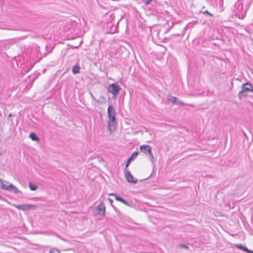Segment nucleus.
<instances>
[{
	"instance_id": "obj_1",
	"label": "nucleus",
	"mask_w": 253,
	"mask_h": 253,
	"mask_svg": "<svg viewBox=\"0 0 253 253\" xmlns=\"http://www.w3.org/2000/svg\"><path fill=\"white\" fill-rule=\"evenodd\" d=\"M116 112L114 107L109 105L107 109L108 116V126L107 129L110 131V133L114 131L116 128Z\"/></svg>"
},
{
	"instance_id": "obj_2",
	"label": "nucleus",
	"mask_w": 253,
	"mask_h": 253,
	"mask_svg": "<svg viewBox=\"0 0 253 253\" xmlns=\"http://www.w3.org/2000/svg\"><path fill=\"white\" fill-rule=\"evenodd\" d=\"M0 187L4 190L12 192L14 194L21 193L20 191L13 184L0 179Z\"/></svg>"
},
{
	"instance_id": "obj_3",
	"label": "nucleus",
	"mask_w": 253,
	"mask_h": 253,
	"mask_svg": "<svg viewBox=\"0 0 253 253\" xmlns=\"http://www.w3.org/2000/svg\"><path fill=\"white\" fill-rule=\"evenodd\" d=\"M246 91L253 92V87L250 83H246L242 85L241 90L239 92L238 97L241 99L243 97L246 96L245 94Z\"/></svg>"
},
{
	"instance_id": "obj_4",
	"label": "nucleus",
	"mask_w": 253,
	"mask_h": 253,
	"mask_svg": "<svg viewBox=\"0 0 253 253\" xmlns=\"http://www.w3.org/2000/svg\"><path fill=\"white\" fill-rule=\"evenodd\" d=\"M108 91L113 94V98H116L121 90V87L117 84H112L108 86Z\"/></svg>"
},
{
	"instance_id": "obj_5",
	"label": "nucleus",
	"mask_w": 253,
	"mask_h": 253,
	"mask_svg": "<svg viewBox=\"0 0 253 253\" xmlns=\"http://www.w3.org/2000/svg\"><path fill=\"white\" fill-rule=\"evenodd\" d=\"M13 206L17 208L19 210H22L24 211H30L31 210H35L36 208V206L29 204H22L20 205L13 204Z\"/></svg>"
},
{
	"instance_id": "obj_6",
	"label": "nucleus",
	"mask_w": 253,
	"mask_h": 253,
	"mask_svg": "<svg viewBox=\"0 0 253 253\" xmlns=\"http://www.w3.org/2000/svg\"><path fill=\"white\" fill-rule=\"evenodd\" d=\"M125 178L128 182L133 184L136 183L137 181V179L134 178L127 169H125Z\"/></svg>"
},
{
	"instance_id": "obj_7",
	"label": "nucleus",
	"mask_w": 253,
	"mask_h": 253,
	"mask_svg": "<svg viewBox=\"0 0 253 253\" xmlns=\"http://www.w3.org/2000/svg\"><path fill=\"white\" fill-rule=\"evenodd\" d=\"M106 207L103 202H101L96 207V214L104 215Z\"/></svg>"
},
{
	"instance_id": "obj_8",
	"label": "nucleus",
	"mask_w": 253,
	"mask_h": 253,
	"mask_svg": "<svg viewBox=\"0 0 253 253\" xmlns=\"http://www.w3.org/2000/svg\"><path fill=\"white\" fill-rule=\"evenodd\" d=\"M140 150L142 152L149 154L151 158H154V156L151 153V147L148 145H142L140 147Z\"/></svg>"
},
{
	"instance_id": "obj_9",
	"label": "nucleus",
	"mask_w": 253,
	"mask_h": 253,
	"mask_svg": "<svg viewBox=\"0 0 253 253\" xmlns=\"http://www.w3.org/2000/svg\"><path fill=\"white\" fill-rule=\"evenodd\" d=\"M109 196H112L115 197V199L117 201H120L125 205H126L127 206L130 207V205L126 200L123 199V198L118 196L116 194L114 193H110L109 194Z\"/></svg>"
},
{
	"instance_id": "obj_10",
	"label": "nucleus",
	"mask_w": 253,
	"mask_h": 253,
	"mask_svg": "<svg viewBox=\"0 0 253 253\" xmlns=\"http://www.w3.org/2000/svg\"><path fill=\"white\" fill-rule=\"evenodd\" d=\"M91 96L93 100L96 101L97 102L101 103H105L106 102V99L103 96H101L99 97L98 99H96L92 94H91Z\"/></svg>"
},
{
	"instance_id": "obj_11",
	"label": "nucleus",
	"mask_w": 253,
	"mask_h": 253,
	"mask_svg": "<svg viewBox=\"0 0 253 253\" xmlns=\"http://www.w3.org/2000/svg\"><path fill=\"white\" fill-rule=\"evenodd\" d=\"M72 72L74 74H76L80 72V67L78 65H74L72 68Z\"/></svg>"
},
{
	"instance_id": "obj_12",
	"label": "nucleus",
	"mask_w": 253,
	"mask_h": 253,
	"mask_svg": "<svg viewBox=\"0 0 253 253\" xmlns=\"http://www.w3.org/2000/svg\"><path fill=\"white\" fill-rule=\"evenodd\" d=\"M30 137L32 139V140H34V141H39V138H38V137L34 132L30 133Z\"/></svg>"
},
{
	"instance_id": "obj_13",
	"label": "nucleus",
	"mask_w": 253,
	"mask_h": 253,
	"mask_svg": "<svg viewBox=\"0 0 253 253\" xmlns=\"http://www.w3.org/2000/svg\"><path fill=\"white\" fill-rule=\"evenodd\" d=\"M168 99L170 102H171L172 103H176L177 98L174 96L169 95L168 97Z\"/></svg>"
},
{
	"instance_id": "obj_14",
	"label": "nucleus",
	"mask_w": 253,
	"mask_h": 253,
	"mask_svg": "<svg viewBox=\"0 0 253 253\" xmlns=\"http://www.w3.org/2000/svg\"><path fill=\"white\" fill-rule=\"evenodd\" d=\"M237 247L239 249H241V250H243V251H246V252H248V253H251V252L250 250H248L246 247H244V246H243V245H240V244L238 245H237Z\"/></svg>"
},
{
	"instance_id": "obj_15",
	"label": "nucleus",
	"mask_w": 253,
	"mask_h": 253,
	"mask_svg": "<svg viewBox=\"0 0 253 253\" xmlns=\"http://www.w3.org/2000/svg\"><path fill=\"white\" fill-rule=\"evenodd\" d=\"M29 188L32 191H35L38 189L37 186L33 183H29Z\"/></svg>"
},
{
	"instance_id": "obj_16",
	"label": "nucleus",
	"mask_w": 253,
	"mask_h": 253,
	"mask_svg": "<svg viewBox=\"0 0 253 253\" xmlns=\"http://www.w3.org/2000/svg\"><path fill=\"white\" fill-rule=\"evenodd\" d=\"M221 161L220 165L221 166H228L229 164L227 162L225 161L226 159H219Z\"/></svg>"
},
{
	"instance_id": "obj_17",
	"label": "nucleus",
	"mask_w": 253,
	"mask_h": 253,
	"mask_svg": "<svg viewBox=\"0 0 253 253\" xmlns=\"http://www.w3.org/2000/svg\"><path fill=\"white\" fill-rule=\"evenodd\" d=\"M246 13V11H244L243 12H241V14H238L239 15L238 17L240 19H243L245 16Z\"/></svg>"
},
{
	"instance_id": "obj_18",
	"label": "nucleus",
	"mask_w": 253,
	"mask_h": 253,
	"mask_svg": "<svg viewBox=\"0 0 253 253\" xmlns=\"http://www.w3.org/2000/svg\"><path fill=\"white\" fill-rule=\"evenodd\" d=\"M49 253H60V252L59 250L53 249L50 251Z\"/></svg>"
},
{
	"instance_id": "obj_19",
	"label": "nucleus",
	"mask_w": 253,
	"mask_h": 253,
	"mask_svg": "<svg viewBox=\"0 0 253 253\" xmlns=\"http://www.w3.org/2000/svg\"><path fill=\"white\" fill-rule=\"evenodd\" d=\"M138 155V152L137 151L134 152L131 156L129 158H133L134 157H137Z\"/></svg>"
},
{
	"instance_id": "obj_20",
	"label": "nucleus",
	"mask_w": 253,
	"mask_h": 253,
	"mask_svg": "<svg viewBox=\"0 0 253 253\" xmlns=\"http://www.w3.org/2000/svg\"><path fill=\"white\" fill-rule=\"evenodd\" d=\"M132 160V159H128V161H127V162L126 164V168L125 169H127V167L129 166V165L130 164V161Z\"/></svg>"
},
{
	"instance_id": "obj_21",
	"label": "nucleus",
	"mask_w": 253,
	"mask_h": 253,
	"mask_svg": "<svg viewBox=\"0 0 253 253\" xmlns=\"http://www.w3.org/2000/svg\"><path fill=\"white\" fill-rule=\"evenodd\" d=\"M175 104H177V105H184V103L180 100H177L176 101V103H175Z\"/></svg>"
},
{
	"instance_id": "obj_22",
	"label": "nucleus",
	"mask_w": 253,
	"mask_h": 253,
	"mask_svg": "<svg viewBox=\"0 0 253 253\" xmlns=\"http://www.w3.org/2000/svg\"><path fill=\"white\" fill-rule=\"evenodd\" d=\"M180 247L181 248H185V249H187L188 248V246L187 245H185V244H182V245H180Z\"/></svg>"
},
{
	"instance_id": "obj_23",
	"label": "nucleus",
	"mask_w": 253,
	"mask_h": 253,
	"mask_svg": "<svg viewBox=\"0 0 253 253\" xmlns=\"http://www.w3.org/2000/svg\"><path fill=\"white\" fill-rule=\"evenodd\" d=\"M204 13H206V14H208L209 15H210V16H212V15L211 13H210L209 12H208V11H207V10H206V11H205V12H204Z\"/></svg>"
},
{
	"instance_id": "obj_24",
	"label": "nucleus",
	"mask_w": 253,
	"mask_h": 253,
	"mask_svg": "<svg viewBox=\"0 0 253 253\" xmlns=\"http://www.w3.org/2000/svg\"><path fill=\"white\" fill-rule=\"evenodd\" d=\"M152 0H147L146 1H145V4H149L151 2Z\"/></svg>"
},
{
	"instance_id": "obj_25",
	"label": "nucleus",
	"mask_w": 253,
	"mask_h": 253,
	"mask_svg": "<svg viewBox=\"0 0 253 253\" xmlns=\"http://www.w3.org/2000/svg\"><path fill=\"white\" fill-rule=\"evenodd\" d=\"M108 200H109V201L110 202V203L111 205L112 206V203H113V200H112L111 199H110V198H108Z\"/></svg>"
},
{
	"instance_id": "obj_26",
	"label": "nucleus",
	"mask_w": 253,
	"mask_h": 253,
	"mask_svg": "<svg viewBox=\"0 0 253 253\" xmlns=\"http://www.w3.org/2000/svg\"><path fill=\"white\" fill-rule=\"evenodd\" d=\"M11 114H10V115H9V117H11Z\"/></svg>"
}]
</instances>
